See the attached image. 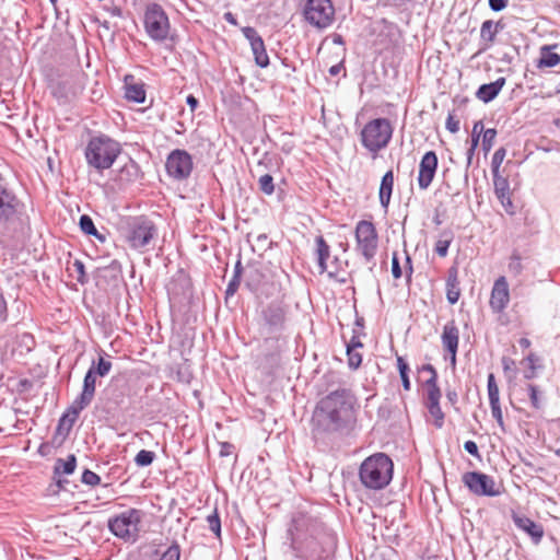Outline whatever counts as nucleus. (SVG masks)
<instances>
[{"label":"nucleus","instance_id":"774afa93","mask_svg":"<svg viewBox=\"0 0 560 560\" xmlns=\"http://www.w3.org/2000/svg\"><path fill=\"white\" fill-rule=\"evenodd\" d=\"M509 0H489V7L491 10L499 12L508 5Z\"/></svg>","mask_w":560,"mask_h":560},{"label":"nucleus","instance_id":"412c9836","mask_svg":"<svg viewBox=\"0 0 560 560\" xmlns=\"http://www.w3.org/2000/svg\"><path fill=\"white\" fill-rule=\"evenodd\" d=\"M442 397L441 389L427 390L424 405L429 413L433 418L435 428L441 429L444 425L445 415L440 406V399Z\"/></svg>","mask_w":560,"mask_h":560},{"label":"nucleus","instance_id":"4c0bfd02","mask_svg":"<svg viewBox=\"0 0 560 560\" xmlns=\"http://www.w3.org/2000/svg\"><path fill=\"white\" fill-rule=\"evenodd\" d=\"M419 372H428V374H430V377L424 382V386H425V389L427 390H438L440 389L439 385H438V372H436V369L428 363V364H423L420 369H419Z\"/></svg>","mask_w":560,"mask_h":560},{"label":"nucleus","instance_id":"6ab92c4d","mask_svg":"<svg viewBox=\"0 0 560 560\" xmlns=\"http://www.w3.org/2000/svg\"><path fill=\"white\" fill-rule=\"evenodd\" d=\"M107 399L116 409H129L130 387L127 383L113 382L107 387Z\"/></svg>","mask_w":560,"mask_h":560},{"label":"nucleus","instance_id":"5701e85b","mask_svg":"<svg viewBox=\"0 0 560 560\" xmlns=\"http://www.w3.org/2000/svg\"><path fill=\"white\" fill-rule=\"evenodd\" d=\"M443 348L447 353L457 354L459 343V330L454 320L447 322L443 326L441 336Z\"/></svg>","mask_w":560,"mask_h":560},{"label":"nucleus","instance_id":"c85d7f7f","mask_svg":"<svg viewBox=\"0 0 560 560\" xmlns=\"http://www.w3.org/2000/svg\"><path fill=\"white\" fill-rule=\"evenodd\" d=\"M315 243L318 269L320 273H324L328 269L327 259L330 257V246L325 241L323 235L316 236Z\"/></svg>","mask_w":560,"mask_h":560},{"label":"nucleus","instance_id":"a19ab883","mask_svg":"<svg viewBox=\"0 0 560 560\" xmlns=\"http://www.w3.org/2000/svg\"><path fill=\"white\" fill-rule=\"evenodd\" d=\"M399 49H400V47L396 43H394L390 39V37L389 38L385 37L380 43H377V42L374 43V52L380 56L387 54L389 51H392L394 54L395 50H399Z\"/></svg>","mask_w":560,"mask_h":560},{"label":"nucleus","instance_id":"dca6fc26","mask_svg":"<svg viewBox=\"0 0 560 560\" xmlns=\"http://www.w3.org/2000/svg\"><path fill=\"white\" fill-rule=\"evenodd\" d=\"M84 410L77 404L72 402L67 410L62 413V416L58 420V424L55 431V434L52 436V443L60 446L66 439L68 438L69 433L72 430V427L74 425L75 421L79 418L80 412Z\"/></svg>","mask_w":560,"mask_h":560},{"label":"nucleus","instance_id":"f8f14e48","mask_svg":"<svg viewBox=\"0 0 560 560\" xmlns=\"http://www.w3.org/2000/svg\"><path fill=\"white\" fill-rule=\"evenodd\" d=\"M165 170L167 175L175 180L188 179L194 170L191 154L184 149L171 151L165 161Z\"/></svg>","mask_w":560,"mask_h":560},{"label":"nucleus","instance_id":"603ef678","mask_svg":"<svg viewBox=\"0 0 560 560\" xmlns=\"http://www.w3.org/2000/svg\"><path fill=\"white\" fill-rule=\"evenodd\" d=\"M81 481L88 486H97L101 482V477L90 469H85L82 474Z\"/></svg>","mask_w":560,"mask_h":560},{"label":"nucleus","instance_id":"c9c22d12","mask_svg":"<svg viewBox=\"0 0 560 560\" xmlns=\"http://www.w3.org/2000/svg\"><path fill=\"white\" fill-rule=\"evenodd\" d=\"M453 233L451 231H443L440 238L436 241L434 252L440 257H445L448 253V247L453 241Z\"/></svg>","mask_w":560,"mask_h":560},{"label":"nucleus","instance_id":"423d86ee","mask_svg":"<svg viewBox=\"0 0 560 560\" xmlns=\"http://www.w3.org/2000/svg\"><path fill=\"white\" fill-rule=\"evenodd\" d=\"M122 148L120 143L106 135L93 137L89 140L84 156L90 167H93L98 174L110 168Z\"/></svg>","mask_w":560,"mask_h":560},{"label":"nucleus","instance_id":"a878e982","mask_svg":"<svg viewBox=\"0 0 560 560\" xmlns=\"http://www.w3.org/2000/svg\"><path fill=\"white\" fill-rule=\"evenodd\" d=\"M394 187V172L393 170L387 171L382 179L378 190V198L381 206L387 211V208L390 202L392 192Z\"/></svg>","mask_w":560,"mask_h":560},{"label":"nucleus","instance_id":"cd10ccee","mask_svg":"<svg viewBox=\"0 0 560 560\" xmlns=\"http://www.w3.org/2000/svg\"><path fill=\"white\" fill-rule=\"evenodd\" d=\"M460 289L459 281L457 278V269L451 268L448 270L447 279H446V299L450 304H455L459 300Z\"/></svg>","mask_w":560,"mask_h":560},{"label":"nucleus","instance_id":"72a5a7b5","mask_svg":"<svg viewBox=\"0 0 560 560\" xmlns=\"http://www.w3.org/2000/svg\"><path fill=\"white\" fill-rule=\"evenodd\" d=\"M81 231L88 236H94L101 242H105L106 236L97 231L92 218L88 214H82L79 220Z\"/></svg>","mask_w":560,"mask_h":560},{"label":"nucleus","instance_id":"0e129e2a","mask_svg":"<svg viewBox=\"0 0 560 560\" xmlns=\"http://www.w3.org/2000/svg\"><path fill=\"white\" fill-rule=\"evenodd\" d=\"M392 275L395 279H399L402 275V270H401V267H400V264H399V259H398V256H397V253H394L393 254V258H392Z\"/></svg>","mask_w":560,"mask_h":560},{"label":"nucleus","instance_id":"37998d69","mask_svg":"<svg viewBox=\"0 0 560 560\" xmlns=\"http://www.w3.org/2000/svg\"><path fill=\"white\" fill-rule=\"evenodd\" d=\"M208 528L215 535L217 538L221 537V520L218 509L214 508L211 514L206 517Z\"/></svg>","mask_w":560,"mask_h":560},{"label":"nucleus","instance_id":"e2e57ef3","mask_svg":"<svg viewBox=\"0 0 560 560\" xmlns=\"http://www.w3.org/2000/svg\"><path fill=\"white\" fill-rule=\"evenodd\" d=\"M446 129L452 132L456 133L459 130V120L454 117V115L448 114L445 122Z\"/></svg>","mask_w":560,"mask_h":560},{"label":"nucleus","instance_id":"7ed1b4c3","mask_svg":"<svg viewBox=\"0 0 560 560\" xmlns=\"http://www.w3.org/2000/svg\"><path fill=\"white\" fill-rule=\"evenodd\" d=\"M30 228L25 203L0 175V237L15 240Z\"/></svg>","mask_w":560,"mask_h":560},{"label":"nucleus","instance_id":"473e14b6","mask_svg":"<svg viewBox=\"0 0 560 560\" xmlns=\"http://www.w3.org/2000/svg\"><path fill=\"white\" fill-rule=\"evenodd\" d=\"M142 172L140 165L132 159H130L121 168L120 177L128 183H135L142 178Z\"/></svg>","mask_w":560,"mask_h":560},{"label":"nucleus","instance_id":"052dcab7","mask_svg":"<svg viewBox=\"0 0 560 560\" xmlns=\"http://www.w3.org/2000/svg\"><path fill=\"white\" fill-rule=\"evenodd\" d=\"M396 363H397L399 376L409 375V372H410L409 364L401 355H398V354L396 355Z\"/></svg>","mask_w":560,"mask_h":560},{"label":"nucleus","instance_id":"c03bdc74","mask_svg":"<svg viewBox=\"0 0 560 560\" xmlns=\"http://www.w3.org/2000/svg\"><path fill=\"white\" fill-rule=\"evenodd\" d=\"M155 457H156V455L154 452L148 451V450H141L136 455L135 463L139 467H147V466H150L154 462Z\"/></svg>","mask_w":560,"mask_h":560},{"label":"nucleus","instance_id":"f3484780","mask_svg":"<svg viewBox=\"0 0 560 560\" xmlns=\"http://www.w3.org/2000/svg\"><path fill=\"white\" fill-rule=\"evenodd\" d=\"M439 165L438 155L434 151H428L419 163L418 186L425 190L432 184Z\"/></svg>","mask_w":560,"mask_h":560},{"label":"nucleus","instance_id":"13d9d810","mask_svg":"<svg viewBox=\"0 0 560 560\" xmlns=\"http://www.w3.org/2000/svg\"><path fill=\"white\" fill-rule=\"evenodd\" d=\"M498 200L500 201V203L502 205V207L504 208L506 213H509L511 215L515 213V207L511 199V194L504 195L503 198H498Z\"/></svg>","mask_w":560,"mask_h":560},{"label":"nucleus","instance_id":"b1692460","mask_svg":"<svg viewBox=\"0 0 560 560\" xmlns=\"http://www.w3.org/2000/svg\"><path fill=\"white\" fill-rule=\"evenodd\" d=\"M505 82V78L501 77L494 82L481 84L476 92V97L483 103H490L499 95Z\"/></svg>","mask_w":560,"mask_h":560},{"label":"nucleus","instance_id":"680f3d73","mask_svg":"<svg viewBox=\"0 0 560 560\" xmlns=\"http://www.w3.org/2000/svg\"><path fill=\"white\" fill-rule=\"evenodd\" d=\"M8 303L3 292L0 290V323H5L8 320Z\"/></svg>","mask_w":560,"mask_h":560},{"label":"nucleus","instance_id":"de8ad7c7","mask_svg":"<svg viewBox=\"0 0 560 560\" xmlns=\"http://www.w3.org/2000/svg\"><path fill=\"white\" fill-rule=\"evenodd\" d=\"M348 366L350 370L355 371L362 363V354L357 349H347Z\"/></svg>","mask_w":560,"mask_h":560},{"label":"nucleus","instance_id":"1a4fd4ad","mask_svg":"<svg viewBox=\"0 0 560 560\" xmlns=\"http://www.w3.org/2000/svg\"><path fill=\"white\" fill-rule=\"evenodd\" d=\"M393 131V126L387 118L372 119L364 125L360 132L361 143L375 155L388 145Z\"/></svg>","mask_w":560,"mask_h":560},{"label":"nucleus","instance_id":"58836bf2","mask_svg":"<svg viewBox=\"0 0 560 560\" xmlns=\"http://www.w3.org/2000/svg\"><path fill=\"white\" fill-rule=\"evenodd\" d=\"M522 260H523V257H522L521 253L518 250L514 249L510 256L509 264H508V270L514 277L520 276L524 270Z\"/></svg>","mask_w":560,"mask_h":560},{"label":"nucleus","instance_id":"f03ea898","mask_svg":"<svg viewBox=\"0 0 560 560\" xmlns=\"http://www.w3.org/2000/svg\"><path fill=\"white\" fill-rule=\"evenodd\" d=\"M288 536L299 560H332L335 556L336 534L317 517L305 512L293 514Z\"/></svg>","mask_w":560,"mask_h":560},{"label":"nucleus","instance_id":"9d476101","mask_svg":"<svg viewBox=\"0 0 560 560\" xmlns=\"http://www.w3.org/2000/svg\"><path fill=\"white\" fill-rule=\"evenodd\" d=\"M355 249L366 262L374 260L378 248V234L372 221L361 220L354 230Z\"/></svg>","mask_w":560,"mask_h":560},{"label":"nucleus","instance_id":"5fc2aeb1","mask_svg":"<svg viewBox=\"0 0 560 560\" xmlns=\"http://www.w3.org/2000/svg\"><path fill=\"white\" fill-rule=\"evenodd\" d=\"M492 417L498 422L499 427L504 430V421L500 402L490 404Z\"/></svg>","mask_w":560,"mask_h":560},{"label":"nucleus","instance_id":"39448f33","mask_svg":"<svg viewBox=\"0 0 560 560\" xmlns=\"http://www.w3.org/2000/svg\"><path fill=\"white\" fill-rule=\"evenodd\" d=\"M77 56H72L67 65H59L48 73V86L51 95L59 104H67L74 95V82L82 75Z\"/></svg>","mask_w":560,"mask_h":560},{"label":"nucleus","instance_id":"7c9ffc66","mask_svg":"<svg viewBox=\"0 0 560 560\" xmlns=\"http://www.w3.org/2000/svg\"><path fill=\"white\" fill-rule=\"evenodd\" d=\"M245 277V285L252 292H256L261 285L265 275L256 265H248Z\"/></svg>","mask_w":560,"mask_h":560},{"label":"nucleus","instance_id":"4be33fe9","mask_svg":"<svg viewBox=\"0 0 560 560\" xmlns=\"http://www.w3.org/2000/svg\"><path fill=\"white\" fill-rule=\"evenodd\" d=\"M96 375L94 372L88 370L84 380L81 394L72 401L85 409L93 400L96 388Z\"/></svg>","mask_w":560,"mask_h":560},{"label":"nucleus","instance_id":"0eeeda50","mask_svg":"<svg viewBox=\"0 0 560 560\" xmlns=\"http://www.w3.org/2000/svg\"><path fill=\"white\" fill-rule=\"evenodd\" d=\"M122 236L133 249L147 248L158 236V226L147 215L130 217L122 228Z\"/></svg>","mask_w":560,"mask_h":560},{"label":"nucleus","instance_id":"ea45409f","mask_svg":"<svg viewBox=\"0 0 560 560\" xmlns=\"http://www.w3.org/2000/svg\"><path fill=\"white\" fill-rule=\"evenodd\" d=\"M112 362L108 360H105L102 355L98 357L97 361H93L92 365L90 366L89 371L94 372L96 376L104 377L108 375V373L112 370Z\"/></svg>","mask_w":560,"mask_h":560},{"label":"nucleus","instance_id":"bf43d9fd","mask_svg":"<svg viewBox=\"0 0 560 560\" xmlns=\"http://www.w3.org/2000/svg\"><path fill=\"white\" fill-rule=\"evenodd\" d=\"M501 363L505 374H508L509 372H511L512 374L516 373V363L512 358L503 357Z\"/></svg>","mask_w":560,"mask_h":560},{"label":"nucleus","instance_id":"ddd939ff","mask_svg":"<svg viewBox=\"0 0 560 560\" xmlns=\"http://www.w3.org/2000/svg\"><path fill=\"white\" fill-rule=\"evenodd\" d=\"M462 481L465 487L478 497H497L500 490L495 488L493 477L481 471H467L463 475Z\"/></svg>","mask_w":560,"mask_h":560},{"label":"nucleus","instance_id":"a211bd4d","mask_svg":"<svg viewBox=\"0 0 560 560\" xmlns=\"http://www.w3.org/2000/svg\"><path fill=\"white\" fill-rule=\"evenodd\" d=\"M510 302L509 283L504 276H500L493 283L489 305L494 313H502Z\"/></svg>","mask_w":560,"mask_h":560},{"label":"nucleus","instance_id":"2f4dec72","mask_svg":"<svg viewBox=\"0 0 560 560\" xmlns=\"http://www.w3.org/2000/svg\"><path fill=\"white\" fill-rule=\"evenodd\" d=\"M77 467V457L70 454L67 459L57 458L54 466V478L60 477L61 475H71Z\"/></svg>","mask_w":560,"mask_h":560},{"label":"nucleus","instance_id":"8fccbe9b","mask_svg":"<svg viewBox=\"0 0 560 560\" xmlns=\"http://www.w3.org/2000/svg\"><path fill=\"white\" fill-rule=\"evenodd\" d=\"M506 150L501 147L499 148L492 155L491 160V172L492 173H500V166L505 158Z\"/></svg>","mask_w":560,"mask_h":560},{"label":"nucleus","instance_id":"bb28decb","mask_svg":"<svg viewBox=\"0 0 560 560\" xmlns=\"http://www.w3.org/2000/svg\"><path fill=\"white\" fill-rule=\"evenodd\" d=\"M252 47V51L255 58V62L260 68H267L269 66V56L266 50L262 37H247Z\"/></svg>","mask_w":560,"mask_h":560},{"label":"nucleus","instance_id":"09e8293b","mask_svg":"<svg viewBox=\"0 0 560 560\" xmlns=\"http://www.w3.org/2000/svg\"><path fill=\"white\" fill-rule=\"evenodd\" d=\"M497 137V130L494 128H489L483 131L482 135V150L485 153H488L494 143Z\"/></svg>","mask_w":560,"mask_h":560},{"label":"nucleus","instance_id":"2eb2a0df","mask_svg":"<svg viewBox=\"0 0 560 560\" xmlns=\"http://www.w3.org/2000/svg\"><path fill=\"white\" fill-rule=\"evenodd\" d=\"M144 26L149 35H166L170 22L159 4H150L144 13Z\"/></svg>","mask_w":560,"mask_h":560},{"label":"nucleus","instance_id":"e433bc0d","mask_svg":"<svg viewBox=\"0 0 560 560\" xmlns=\"http://www.w3.org/2000/svg\"><path fill=\"white\" fill-rule=\"evenodd\" d=\"M493 177V187L494 194L497 198H503L504 195H509L510 192V183L506 177L500 175V173H492Z\"/></svg>","mask_w":560,"mask_h":560},{"label":"nucleus","instance_id":"f704fd0d","mask_svg":"<svg viewBox=\"0 0 560 560\" xmlns=\"http://www.w3.org/2000/svg\"><path fill=\"white\" fill-rule=\"evenodd\" d=\"M153 555L159 557L158 560H180L182 548L176 540H173L165 550L156 549Z\"/></svg>","mask_w":560,"mask_h":560},{"label":"nucleus","instance_id":"a18cd8bd","mask_svg":"<svg viewBox=\"0 0 560 560\" xmlns=\"http://www.w3.org/2000/svg\"><path fill=\"white\" fill-rule=\"evenodd\" d=\"M258 187L261 192L271 196L275 192L273 177L270 174H264L258 179Z\"/></svg>","mask_w":560,"mask_h":560},{"label":"nucleus","instance_id":"c756f323","mask_svg":"<svg viewBox=\"0 0 560 560\" xmlns=\"http://www.w3.org/2000/svg\"><path fill=\"white\" fill-rule=\"evenodd\" d=\"M556 45H545L540 48L537 68H552L560 63V55L552 51Z\"/></svg>","mask_w":560,"mask_h":560},{"label":"nucleus","instance_id":"20e7f679","mask_svg":"<svg viewBox=\"0 0 560 560\" xmlns=\"http://www.w3.org/2000/svg\"><path fill=\"white\" fill-rule=\"evenodd\" d=\"M394 463L385 453L366 457L359 467V480L368 490H383L393 479Z\"/></svg>","mask_w":560,"mask_h":560},{"label":"nucleus","instance_id":"4d7b16f0","mask_svg":"<svg viewBox=\"0 0 560 560\" xmlns=\"http://www.w3.org/2000/svg\"><path fill=\"white\" fill-rule=\"evenodd\" d=\"M241 280L242 279L232 277V279L229 281L228 287L225 289V298L226 299L230 296H233L237 292L240 284H241Z\"/></svg>","mask_w":560,"mask_h":560},{"label":"nucleus","instance_id":"49530a36","mask_svg":"<svg viewBox=\"0 0 560 560\" xmlns=\"http://www.w3.org/2000/svg\"><path fill=\"white\" fill-rule=\"evenodd\" d=\"M527 390H528V396H529L532 406L535 409H540L541 408L542 393L539 389V387L537 385H534V384H528L527 385Z\"/></svg>","mask_w":560,"mask_h":560},{"label":"nucleus","instance_id":"f257e3e1","mask_svg":"<svg viewBox=\"0 0 560 560\" xmlns=\"http://www.w3.org/2000/svg\"><path fill=\"white\" fill-rule=\"evenodd\" d=\"M358 399L345 386L331 389L315 405L311 418V434L317 450L330 452L352 436L358 425Z\"/></svg>","mask_w":560,"mask_h":560},{"label":"nucleus","instance_id":"6e6d98bb","mask_svg":"<svg viewBox=\"0 0 560 560\" xmlns=\"http://www.w3.org/2000/svg\"><path fill=\"white\" fill-rule=\"evenodd\" d=\"M483 131V124L481 120H478L474 124L472 130H471V144L475 147H478L480 135Z\"/></svg>","mask_w":560,"mask_h":560},{"label":"nucleus","instance_id":"9b49d317","mask_svg":"<svg viewBox=\"0 0 560 560\" xmlns=\"http://www.w3.org/2000/svg\"><path fill=\"white\" fill-rule=\"evenodd\" d=\"M305 20L318 30L331 25L335 9L330 0H306L304 8Z\"/></svg>","mask_w":560,"mask_h":560},{"label":"nucleus","instance_id":"338daca9","mask_svg":"<svg viewBox=\"0 0 560 560\" xmlns=\"http://www.w3.org/2000/svg\"><path fill=\"white\" fill-rule=\"evenodd\" d=\"M234 445L230 442H221L220 443V456L225 457L230 456L233 453Z\"/></svg>","mask_w":560,"mask_h":560},{"label":"nucleus","instance_id":"6e6552de","mask_svg":"<svg viewBox=\"0 0 560 560\" xmlns=\"http://www.w3.org/2000/svg\"><path fill=\"white\" fill-rule=\"evenodd\" d=\"M143 516L142 510L130 508L110 517L107 527L115 537L127 542H136L139 538V526Z\"/></svg>","mask_w":560,"mask_h":560},{"label":"nucleus","instance_id":"aec40b11","mask_svg":"<svg viewBox=\"0 0 560 560\" xmlns=\"http://www.w3.org/2000/svg\"><path fill=\"white\" fill-rule=\"evenodd\" d=\"M512 520L514 525L526 533L534 545H539L544 534L545 529L544 526L539 523L534 522L532 518L527 517L526 515H520L516 513L512 514Z\"/></svg>","mask_w":560,"mask_h":560},{"label":"nucleus","instance_id":"864d4df0","mask_svg":"<svg viewBox=\"0 0 560 560\" xmlns=\"http://www.w3.org/2000/svg\"><path fill=\"white\" fill-rule=\"evenodd\" d=\"M365 334H360L359 329H352V337L349 342L346 343V348L359 349L363 348V343L361 342V337H364Z\"/></svg>","mask_w":560,"mask_h":560},{"label":"nucleus","instance_id":"69168bd1","mask_svg":"<svg viewBox=\"0 0 560 560\" xmlns=\"http://www.w3.org/2000/svg\"><path fill=\"white\" fill-rule=\"evenodd\" d=\"M464 450L469 453L470 455H472L474 457H477V458H480V453H479V450H478V445L475 441H466L464 443Z\"/></svg>","mask_w":560,"mask_h":560},{"label":"nucleus","instance_id":"4468645a","mask_svg":"<svg viewBox=\"0 0 560 560\" xmlns=\"http://www.w3.org/2000/svg\"><path fill=\"white\" fill-rule=\"evenodd\" d=\"M264 328L268 334L280 331L284 328L287 306L282 301L275 300L262 306L260 311Z\"/></svg>","mask_w":560,"mask_h":560},{"label":"nucleus","instance_id":"3c124183","mask_svg":"<svg viewBox=\"0 0 560 560\" xmlns=\"http://www.w3.org/2000/svg\"><path fill=\"white\" fill-rule=\"evenodd\" d=\"M74 271L78 273L77 281L81 284H84L89 281V278L85 272V267L83 261L80 259H75L72 264Z\"/></svg>","mask_w":560,"mask_h":560},{"label":"nucleus","instance_id":"393cba45","mask_svg":"<svg viewBox=\"0 0 560 560\" xmlns=\"http://www.w3.org/2000/svg\"><path fill=\"white\" fill-rule=\"evenodd\" d=\"M135 77L132 74H127L125 77V97L128 101H132L135 103H144L145 101V90L142 83H135Z\"/></svg>","mask_w":560,"mask_h":560},{"label":"nucleus","instance_id":"79ce46f5","mask_svg":"<svg viewBox=\"0 0 560 560\" xmlns=\"http://www.w3.org/2000/svg\"><path fill=\"white\" fill-rule=\"evenodd\" d=\"M487 389H488L489 402L490 404L500 402V392H499V387H498L495 376L493 373L488 374Z\"/></svg>","mask_w":560,"mask_h":560}]
</instances>
